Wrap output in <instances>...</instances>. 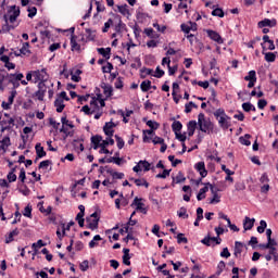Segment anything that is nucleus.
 Instances as JSON below:
<instances>
[{
    "label": "nucleus",
    "instance_id": "nucleus-1",
    "mask_svg": "<svg viewBox=\"0 0 278 278\" xmlns=\"http://www.w3.org/2000/svg\"><path fill=\"white\" fill-rule=\"evenodd\" d=\"M198 125L200 127V131H203V134H212L214 131V124L205 118V114L200 113L198 115Z\"/></svg>",
    "mask_w": 278,
    "mask_h": 278
},
{
    "label": "nucleus",
    "instance_id": "nucleus-2",
    "mask_svg": "<svg viewBox=\"0 0 278 278\" xmlns=\"http://www.w3.org/2000/svg\"><path fill=\"white\" fill-rule=\"evenodd\" d=\"M206 186H208L211 193L213 194V198L211 199L210 204L214 205L215 203H220V197L218 195V192H220V189L215 188L214 185L210 182H207Z\"/></svg>",
    "mask_w": 278,
    "mask_h": 278
},
{
    "label": "nucleus",
    "instance_id": "nucleus-3",
    "mask_svg": "<svg viewBox=\"0 0 278 278\" xmlns=\"http://www.w3.org/2000/svg\"><path fill=\"white\" fill-rule=\"evenodd\" d=\"M38 90L35 92V97H37L38 101H45V94H47V85L45 81H40L38 84Z\"/></svg>",
    "mask_w": 278,
    "mask_h": 278
},
{
    "label": "nucleus",
    "instance_id": "nucleus-4",
    "mask_svg": "<svg viewBox=\"0 0 278 278\" xmlns=\"http://www.w3.org/2000/svg\"><path fill=\"white\" fill-rule=\"evenodd\" d=\"M140 201H142V199H139L138 197H136L132 203L130 204V207L136 206L137 212H141V214H147L148 210L147 207H144V203Z\"/></svg>",
    "mask_w": 278,
    "mask_h": 278
},
{
    "label": "nucleus",
    "instance_id": "nucleus-5",
    "mask_svg": "<svg viewBox=\"0 0 278 278\" xmlns=\"http://www.w3.org/2000/svg\"><path fill=\"white\" fill-rule=\"evenodd\" d=\"M5 79H8L10 84L14 85V75L8 74L5 70H0V86H3V81H5Z\"/></svg>",
    "mask_w": 278,
    "mask_h": 278
},
{
    "label": "nucleus",
    "instance_id": "nucleus-6",
    "mask_svg": "<svg viewBox=\"0 0 278 278\" xmlns=\"http://www.w3.org/2000/svg\"><path fill=\"white\" fill-rule=\"evenodd\" d=\"M206 34L211 40H214L217 45H223V37H220V34L216 33V30L207 29Z\"/></svg>",
    "mask_w": 278,
    "mask_h": 278
},
{
    "label": "nucleus",
    "instance_id": "nucleus-7",
    "mask_svg": "<svg viewBox=\"0 0 278 278\" xmlns=\"http://www.w3.org/2000/svg\"><path fill=\"white\" fill-rule=\"evenodd\" d=\"M114 127H116V124L114 122H106L103 127L105 136L112 138V136H114Z\"/></svg>",
    "mask_w": 278,
    "mask_h": 278
},
{
    "label": "nucleus",
    "instance_id": "nucleus-8",
    "mask_svg": "<svg viewBox=\"0 0 278 278\" xmlns=\"http://www.w3.org/2000/svg\"><path fill=\"white\" fill-rule=\"evenodd\" d=\"M219 126L222 127V129H229L231 127V117H229L228 115L226 116H220L218 119Z\"/></svg>",
    "mask_w": 278,
    "mask_h": 278
},
{
    "label": "nucleus",
    "instance_id": "nucleus-9",
    "mask_svg": "<svg viewBox=\"0 0 278 278\" xmlns=\"http://www.w3.org/2000/svg\"><path fill=\"white\" fill-rule=\"evenodd\" d=\"M258 27L262 29L264 27H277V20H268L264 18L263 21L258 22Z\"/></svg>",
    "mask_w": 278,
    "mask_h": 278
},
{
    "label": "nucleus",
    "instance_id": "nucleus-10",
    "mask_svg": "<svg viewBox=\"0 0 278 278\" xmlns=\"http://www.w3.org/2000/svg\"><path fill=\"white\" fill-rule=\"evenodd\" d=\"M46 75V70L33 72L34 83L37 84V81H45Z\"/></svg>",
    "mask_w": 278,
    "mask_h": 278
},
{
    "label": "nucleus",
    "instance_id": "nucleus-11",
    "mask_svg": "<svg viewBox=\"0 0 278 278\" xmlns=\"http://www.w3.org/2000/svg\"><path fill=\"white\" fill-rule=\"evenodd\" d=\"M262 49L266 51V47L264 46V43H262ZM264 51H263V55H265L266 62H275V60H277V52H264Z\"/></svg>",
    "mask_w": 278,
    "mask_h": 278
},
{
    "label": "nucleus",
    "instance_id": "nucleus-12",
    "mask_svg": "<svg viewBox=\"0 0 278 278\" xmlns=\"http://www.w3.org/2000/svg\"><path fill=\"white\" fill-rule=\"evenodd\" d=\"M101 88H102L103 94L106 97V99H110V97H112V92H114V88L111 85H108L105 83L101 84Z\"/></svg>",
    "mask_w": 278,
    "mask_h": 278
},
{
    "label": "nucleus",
    "instance_id": "nucleus-13",
    "mask_svg": "<svg viewBox=\"0 0 278 278\" xmlns=\"http://www.w3.org/2000/svg\"><path fill=\"white\" fill-rule=\"evenodd\" d=\"M255 225V218L245 217L243 222V229L244 231H251L253 229V226Z\"/></svg>",
    "mask_w": 278,
    "mask_h": 278
},
{
    "label": "nucleus",
    "instance_id": "nucleus-14",
    "mask_svg": "<svg viewBox=\"0 0 278 278\" xmlns=\"http://www.w3.org/2000/svg\"><path fill=\"white\" fill-rule=\"evenodd\" d=\"M195 169L200 173L202 178L207 177V169H205V162L197 163Z\"/></svg>",
    "mask_w": 278,
    "mask_h": 278
},
{
    "label": "nucleus",
    "instance_id": "nucleus-15",
    "mask_svg": "<svg viewBox=\"0 0 278 278\" xmlns=\"http://www.w3.org/2000/svg\"><path fill=\"white\" fill-rule=\"evenodd\" d=\"M123 253H124L123 264H125V266H131V261H129L131 260V254H129V249L124 248Z\"/></svg>",
    "mask_w": 278,
    "mask_h": 278
},
{
    "label": "nucleus",
    "instance_id": "nucleus-16",
    "mask_svg": "<svg viewBox=\"0 0 278 278\" xmlns=\"http://www.w3.org/2000/svg\"><path fill=\"white\" fill-rule=\"evenodd\" d=\"M242 249H244V243H242L240 241H236L235 242V252H233L235 257H240V255H242Z\"/></svg>",
    "mask_w": 278,
    "mask_h": 278
},
{
    "label": "nucleus",
    "instance_id": "nucleus-17",
    "mask_svg": "<svg viewBox=\"0 0 278 278\" xmlns=\"http://www.w3.org/2000/svg\"><path fill=\"white\" fill-rule=\"evenodd\" d=\"M54 106L56 108V112L59 113L64 112V108H66V105L64 104V100L62 98L55 99Z\"/></svg>",
    "mask_w": 278,
    "mask_h": 278
},
{
    "label": "nucleus",
    "instance_id": "nucleus-18",
    "mask_svg": "<svg viewBox=\"0 0 278 278\" xmlns=\"http://www.w3.org/2000/svg\"><path fill=\"white\" fill-rule=\"evenodd\" d=\"M203 188L200 189L198 195H197V199L198 201H203V199H205V193L210 190V185L206 184H203Z\"/></svg>",
    "mask_w": 278,
    "mask_h": 278
},
{
    "label": "nucleus",
    "instance_id": "nucleus-19",
    "mask_svg": "<svg viewBox=\"0 0 278 278\" xmlns=\"http://www.w3.org/2000/svg\"><path fill=\"white\" fill-rule=\"evenodd\" d=\"M10 144H12V142L10 141V137H4L0 141V149H1V151H3L5 153V151H8V147H10Z\"/></svg>",
    "mask_w": 278,
    "mask_h": 278
},
{
    "label": "nucleus",
    "instance_id": "nucleus-20",
    "mask_svg": "<svg viewBox=\"0 0 278 278\" xmlns=\"http://www.w3.org/2000/svg\"><path fill=\"white\" fill-rule=\"evenodd\" d=\"M188 127V136H194V131L197 130V121H190L187 125Z\"/></svg>",
    "mask_w": 278,
    "mask_h": 278
},
{
    "label": "nucleus",
    "instance_id": "nucleus-21",
    "mask_svg": "<svg viewBox=\"0 0 278 278\" xmlns=\"http://www.w3.org/2000/svg\"><path fill=\"white\" fill-rule=\"evenodd\" d=\"M35 149H36L37 159L47 156V152L45 151V148L40 143H37Z\"/></svg>",
    "mask_w": 278,
    "mask_h": 278
},
{
    "label": "nucleus",
    "instance_id": "nucleus-22",
    "mask_svg": "<svg viewBox=\"0 0 278 278\" xmlns=\"http://www.w3.org/2000/svg\"><path fill=\"white\" fill-rule=\"evenodd\" d=\"M97 51L98 53H100V55H103L105 60H110V53H112V48H98Z\"/></svg>",
    "mask_w": 278,
    "mask_h": 278
},
{
    "label": "nucleus",
    "instance_id": "nucleus-23",
    "mask_svg": "<svg viewBox=\"0 0 278 278\" xmlns=\"http://www.w3.org/2000/svg\"><path fill=\"white\" fill-rule=\"evenodd\" d=\"M71 46H72V51H80L81 46L77 43V37L75 35H72L71 37Z\"/></svg>",
    "mask_w": 278,
    "mask_h": 278
},
{
    "label": "nucleus",
    "instance_id": "nucleus-24",
    "mask_svg": "<svg viewBox=\"0 0 278 278\" xmlns=\"http://www.w3.org/2000/svg\"><path fill=\"white\" fill-rule=\"evenodd\" d=\"M106 173H109V175H111L113 177V179H123V177H125V174L114 172V169H112V168H108Z\"/></svg>",
    "mask_w": 278,
    "mask_h": 278
},
{
    "label": "nucleus",
    "instance_id": "nucleus-25",
    "mask_svg": "<svg viewBox=\"0 0 278 278\" xmlns=\"http://www.w3.org/2000/svg\"><path fill=\"white\" fill-rule=\"evenodd\" d=\"M87 223H89V229H99V218L91 219L90 217H87Z\"/></svg>",
    "mask_w": 278,
    "mask_h": 278
},
{
    "label": "nucleus",
    "instance_id": "nucleus-26",
    "mask_svg": "<svg viewBox=\"0 0 278 278\" xmlns=\"http://www.w3.org/2000/svg\"><path fill=\"white\" fill-rule=\"evenodd\" d=\"M129 7L127 4H124V5H119L118 7V12L121 14H123V16H131V13H129Z\"/></svg>",
    "mask_w": 278,
    "mask_h": 278
},
{
    "label": "nucleus",
    "instance_id": "nucleus-27",
    "mask_svg": "<svg viewBox=\"0 0 278 278\" xmlns=\"http://www.w3.org/2000/svg\"><path fill=\"white\" fill-rule=\"evenodd\" d=\"M20 53L22 55H29L31 53V50H29V42L23 43V47L20 49Z\"/></svg>",
    "mask_w": 278,
    "mask_h": 278
},
{
    "label": "nucleus",
    "instance_id": "nucleus-28",
    "mask_svg": "<svg viewBox=\"0 0 278 278\" xmlns=\"http://www.w3.org/2000/svg\"><path fill=\"white\" fill-rule=\"evenodd\" d=\"M182 128H184V125H181V122L179 121H175L172 124V129L175 134H179V131H181Z\"/></svg>",
    "mask_w": 278,
    "mask_h": 278
},
{
    "label": "nucleus",
    "instance_id": "nucleus-29",
    "mask_svg": "<svg viewBox=\"0 0 278 278\" xmlns=\"http://www.w3.org/2000/svg\"><path fill=\"white\" fill-rule=\"evenodd\" d=\"M249 140H251V135L249 134L244 135V137L239 138V142L241 144H244L245 147H251V142Z\"/></svg>",
    "mask_w": 278,
    "mask_h": 278
},
{
    "label": "nucleus",
    "instance_id": "nucleus-30",
    "mask_svg": "<svg viewBox=\"0 0 278 278\" xmlns=\"http://www.w3.org/2000/svg\"><path fill=\"white\" fill-rule=\"evenodd\" d=\"M14 236H18V229L16 228L9 233V236L5 239V243L10 244V242H14Z\"/></svg>",
    "mask_w": 278,
    "mask_h": 278
},
{
    "label": "nucleus",
    "instance_id": "nucleus-31",
    "mask_svg": "<svg viewBox=\"0 0 278 278\" xmlns=\"http://www.w3.org/2000/svg\"><path fill=\"white\" fill-rule=\"evenodd\" d=\"M142 92H149L151 90V80H143L140 85Z\"/></svg>",
    "mask_w": 278,
    "mask_h": 278
},
{
    "label": "nucleus",
    "instance_id": "nucleus-32",
    "mask_svg": "<svg viewBox=\"0 0 278 278\" xmlns=\"http://www.w3.org/2000/svg\"><path fill=\"white\" fill-rule=\"evenodd\" d=\"M153 131H155L153 128L143 130V142H150V140H152V138L149 136H153ZM147 134H148V136H147Z\"/></svg>",
    "mask_w": 278,
    "mask_h": 278
},
{
    "label": "nucleus",
    "instance_id": "nucleus-33",
    "mask_svg": "<svg viewBox=\"0 0 278 278\" xmlns=\"http://www.w3.org/2000/svg\"><path fill=\"white\" fill-rule=\"evenodd\" d=\"M245 81H257V76L255 71H250L248 76L244 77Z\"/></svg>",
    "mask_w": 278,
    "mask_h": 278
},
{
    "label": "nucleus",
    "instance_id": "nucleus-34",
    "mask_svg": "<svg viewBox=\"0 0 278 278\" xmlns=\"http://www.w3.org/2000/svg\"><path fill=\"white\" fill-rule=\"evenodd\" d=\"M212 16H218L219 18H223L225 16V12L223 9L217 8L212 11Z\"/></svg>",
    "mask_w": 278,
    "mask_h": 278
},
{
    "label": "nucleus",
    "instance_id": "nucleus-35",
    "mask_svg": "<svg viewBox=\"0 0 278 278\" xmlns=\"http://www.w3.org/2000/svg\"><path fill=\"white\" fill-rule=\"evenodd\" d=\"M114 144V139L112 137L106 138V140H103L102 143H100L101 149H105L108 146Z\"/></svg>",
    "mask_w": 278,
    "mask_h": 278
},
{
    "label": "nucleus",
    "instance_id": "nucleus-36",
    "mask_svg": "<svg viewBox=\"0 0 278 278\" xmlns=\"http://www.w3.org/2000/svg\"><path fill=\"white\" fill-rule=\"evenodd\" d=\"M79 268L83 273H86V270H88V268H90V262H88V260L83 261L79 264Z\"/></svg>",
    "mask_w": 278,
    "mask_h": 278
},
{
    "label": "nucleus",
    "instance_id": "nucleus-37",
    "mask_svg": "<svg viewBox=\"0 0 278 278\" xmlns=\"http://www.w3.org/2000/svg\"><path fill=\"white\" fill-rule=\"evenodd\" d=\"M45 247V243L42 240H38L36 243H33V249H35L34 255L38 253V249H42Z\"/></svg>",
    "mask_w": 278,
    "mask_h": 278
},
{
    "label": "nucleus",
    "instance_id": "nucleus-38",
    "mask_svg": "<svg viewBox=\"0 0 278 278\" xmlns=\"http://www.w3.org/2000/svg\"><path fill=\"white\" fill-rule=\"evenodd\" d=\"M138 223V220L132 219L131 217L129 218L128 223L125 226V233H129V226L134 227V225H136Z\"/></svg>",
    "mask_w": 278,
    "mask_h": 278
},
{
    "label": "nucleus",
    "instance_id": "nucleus-39",
    "mask_svg": "<svg viewBox=\"0 0 278 278\" xmlns=\"http://www.w3.org/2000/svg\"><path fill=\"white\" fill-rule=\"evenodd\" d=\"M152 74H153V70L147 68V67L141 68V79H144L147 75H152Z\"/></svg>",
    "mask_w": 278,
    "mask_h": 278
},
{
    "label": "nucleus",
    "instance_id": "nucleus-40",
    "mask_svg": "<svg viewBox=\"0 0 278 278\" xmlns=\"http://www.w3.org/2000/svg\"><path fill=\"white\" fill-rule=\"evenodd\" d=\"M144 34H146L149 38H157V34H155V30H153V28H146V29H144Z\"/></svg>",
    "mask_w": 278,
    "mask_h": 278
},
{
    "label": "nucleus",
    "instance_id": "nucleus-41",
    "mask_svg": "<svg viewBox=\"0 0 278 278\" xmlns=\"http://www.w3.org/2000/svg\"><path fill=\"white\" fill-rule=\"evenodd\" d=\"M178 244H188V238L184 237V233L177 235Z\"/></svg>",
    "mask_w": 278,
    "mask_h": 278
},
{
    "label": "nucleus",
    "instance_id": "nucleus-42",
    "mask_svg": "<svg viewBox=\"0 0 278 278\" xmlns=\"http://www.w3.org/2000/svg\"><path fill=\"white\" fill-rule=\"evenodd\" d=\"M135 184L136 186H144V188H149V182L144 178L135 179Z\"/></svg>",
    "mask_w": 278,
    "mask_h": 278
},
{
    "label": "nucleus",
    "instance_id": "nucleus-43",
    "mask_svg": "<svg viewBox=\"0 0 278 278\" xmlns=\"http://www.w3.org/2000/svg\"><path fill=\"white\" fill-rule=\"evenodd\" d=\"M139 164H140L141 168H143V170L146 173L151 170V164L148 163L147 161H139Z\"/></svg>",
    "mask_w": 278,
    "mask_h": 278
},
{
    "label": "nucleus",
    "instance_id": "nucleus-44",
    "mask_svg": "<svg viewBox=\"0 0 278 278\" xmlns=\"http://www.w3.org/2000/svg\"><path fill=\"white\" fill-rule=\"evenodd\" d=\"M212 237L207 235L204 239L201 240L202 244H205V247H212Z\"/></svg>",
    "mask_w": 278,
    "mask_h": 278
},
{
    "label": "nucleus",
    "instance_id": "nucleus-45",
    "mask_svg": "<svg viewBox=\"0 0 278 278\" xmlns=\"http://www.w3.org/2000/svg\"><path fill=\"white\" fill-rule=\"evenodd\" d=\"M266 227H267L266 220H261L260 226L257 227L258 233H264V231H266Z\"/></svg>",
    "mask_w": 278,
    "mask_h": 278
},
{
    "label": "nucleus",
    "instance_id": "nucleus-46",
    "mask_svg": "<svg viewBox=\"0 0 278 278\" xmlns=\"http://www.w3.org/2000/svg\"><path fill=\"white\" fill-rule=\"evenodd\" d=\"M99 240H101V236L96 235V236L93 237V240H91V241L89 242V249H94V247H96L97 242H99Z\"/></svg>",
    "mask_w": 278,
    "mask_h": 278
},
{
    "label": "nucleus",
    "instance_id": "nucleus-47",
    "mask_svg": "<svg viewBox=\"0 0 278 278\" xmlns=\"http://www.w3.org/2000/svg\"><path fill=\"white\" fill-rule=\"evenodd\" d=\"M170 175V169H164L162 174L156 175V179H166Z\"/></svg>",
    "mask_w": 278,
    "mask_h": 278
},
{
    "label": "nucleus",
    "instance_id": "nucleus-48",
    "mask_svg": "<svg viewBox=\"0 0 278 278\" xmlns=\"http://www.w3.org/2000/svg\"><path fill=\"white\" fill-rule=\"evenodd\" d=\"M114 25V21L112 18H109L108 22L104 24V28L102 29L103 34H106L108 29Z\"/></svg>",
    "mask_w": 278,
    "mask_h": 278
},
{
    "label": "nucleus",
    "instance_id": "nucleus-49",
    "mask_svg": "<svg viewBox=\"0 0 278 278\" xmlns=\"http://www.w3.org/2000/svg\"><path fill=\"white\" fill-rule=\"evenodd\" d=\"M175 180H176V184H184V181H186L184 173L179 172L175 177Z\"/></svg>",
    "mask_w": 278,
    "mask_h": 278
},
{
    "label": "nucleus",
    "instance_id": "nucleus-50",
    "mask_svg": "<svg viewBox=\"0 0 278 278\" xmlns=\"http://www.w3.org/2000/svg\"><path fill=\"white\" fill-rule=\"evenodd\" d=\"M235 190H237V192L247 190V185H244V182H236Z\"/></svg>",
    "mask_w": 278,
    "mask_h": 278
},
{
    "label": "nucleus",
    "instance_id": "nucleus-51",
    "mask_svg": "<svg viewBox=\"0 0 278 278\" xmlns=\"http://www.w3.org/2000/svg\"><path fill=\"white\" fill-rule=\"evenodd\" d=\"M148 127H150V129H157L160 127V124L157 122L154 121H148L146 122Z\"/></svg>",
    "mask_w": 278,
    "mask_h": 278
},
{
    "label": "nucleus",
    "instance_id": "nucleus-52",
    "mask_svg": "<svg viewBox=\"0 0 278 278\" xmlns=\"http://www.w3.org/2000/svg\"><path fill=\"white\" fill-rule=\"evenodd\" d=\"M175 136H176V139L182 143H185L188 138V137H186V132L185 134L176 132Z\"/></svg>",
    "mask_w": 278,
    "mask_h": 278
},
{
    "label": "nucleus",
    "instance_id": "nucleus-53",
    "mask_svg": "<svg viewBox=\"0 0 278 278\" xmlns=\"http://www.w3.org/2000/svg\"><path fill=\"white\" fill-rule=\"evenodd\" d=\"M27 12H28V18H34V16H35V15L37 14V12H38V9H36V7L28 8Z\"/></svg>",
    "mask_w": 278,
    "mask_h": 278
},
{
    "label": "nucleus",
    "instance_id": "nucleus-54",
    "mask_svg": "<svg viewBox=\"0 0 278 278\" xmlns=\"http://www.w3.org/2000/svg\"><path fill=\"white\" fill-rule=\"evenodd\" d=\"M51 164H53L51 161L46 160L39 163L38 168H49V166H51Z\"/></svg>",
    "mask_w": 278,
    "mask_h": 278
},
{
    "label": "nucleus",
    "instance_id": "nucleus-55",
    "mask_svg": "<svg viewBox=\"0 0 278 278\" xmlns=\"http://www.w3.org/2000/svg\"><path fill=\"white\" fill-rule=\"evenodd\" d=\"M113 68H114V65H112V63L108 62L106 66L102 67V73H112Z\"/></svg>",
    "mask_w": 278,
    "mask_h": 278
},
{
    "label": "nucleus",
    "instance_id": "nucleus-56",
    "mask_svg": "<svg viewBox=\"0 0 278 278\" xmlns=\"http://www.w3.org/2000/svg\"><path fill=\"white\" fill-rule=\"evenodd\" d=\"M115 139L117 142V148L123 149V147H125V141L123 140V138H121L118 135H115Z\"/></svg>",
    "mask_w": 278,
    "mask_h": 278
},
{
    "label": "nucleus",
    "instance_id": "nucleus-57",
    "mask_svg": "<svg viewBox=\"0 0 278 278\" xmlns=\"http://www.w3.org/2000/svg\"><path fill=\"white\" fill-rule=\"evenodd\" d=\"M214 116L217 118V121H218V118H220V116H227V114H225V110H223V109H218V110H216L215 112H214Z\"/></svg>",
    "mask_w": 278,
    "mask_h": 278
},
{
    "label": "nucleus",
    "instance_id": "nucleus-58",
    "mask_svg": "<svg viewBox=\"0 0 278 278\" xmlns=\"http://www.w3.org/2000/svg\"><path fill=\"white\" fill-rule=\"evenodd\" d=\"M103 140V137L96 135L93 137H91V142L92 144H100V142Z\"/></svg>",
    "mask_w": 278,
    "mask_h": 278
},
{
    "label": "nucleus",
    "instance_id": "nucleus-59",
    "mask_svg": "<svg viewBox=\"0 0 278 278\" xmlns=\"http://www.w3.org/2000/svg\"><path fill=\"white\" fill-rule=\"evenodd\" d=\"M178 216H179V218H188L186 207H180V210L178 211Z\"/></svg>",
    "mask_w": 278,
    "mask_h": 278
},
{
    "label": "nucleus",
    "instance_id": "nucleus-60",
    "mask_svg": "<svg viewBox=\"0 0 278 278\" xmlns=\"http://www.w3.org/2000/svg\"><path fill=\"white\" fill-rule=\"evenodd\" d=\"M152 142H153V144H164V138L154 136V137L152 138Z\"/></svg>",
    "mask_w": 278,
    "mask_h": 278
},
{
    "label": "nucleus",
    "instance_id": "nucleus-61",
    "mask_svg": "<svg viewBox=\"0 0 278 278\" xmlns=\"http://www.w3.org/2000/svg\"><path fill=\"white\" fill-rule=\"evenodd\" d=\"M23 216H26V218H31V207L29 205L24 208Z\"/></svg>",
    "mask_w": 278,
    "mask_h": 278
},
{
    "label": "nucleus",
    "instance_id": "nucleus-62",
    "mask_svg": "<svg viewBox=\"0 0 278 278\" xmlns=\"http://www.w3.org/2000/svg\"><path fill=\"white\" fill-rule=\"evenodd\" d=\"M7 179L10 184H12L13 181H16V174H14V172H10L7 176Z\"/></svg>",
    "mask_w": 278,
    "mask_h": 278
},
{
    "label": "nucleus",
    "instance_id": "nucleus-63",
    "mask_svg": "<svg viewBox=\"0 0 278 278\" xmlns=\"http://www.w3.org/2000/svg\"><path fill=\"white\" fill-rule=\"evenodd\" d=\"M251 108H253V104L251 102H244L242 104V109L244 110V112H251Z\"/></svg>",
    "mask_w": 278,
    "mask_h": 278
},
{
    "label": "nucleus",
    "instance_id": "nucleus-64",
    "mask_svg": "<svg viewBox=\"0 0 278 278\" xmlns=\"http://www.w3.org/2000/svg\"><path fill=\"white\" fill-rule=\"evenodd\" d=\"M210 90H211L210 101H213L214 103H218V100H216V90H214L213 88H211Z\"/></svg>",
    "mask_w": 278,
    "mask_h": 278
}]
</instances>
